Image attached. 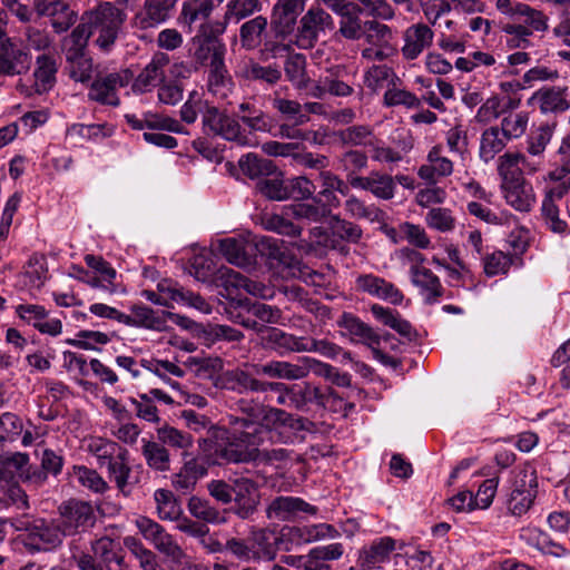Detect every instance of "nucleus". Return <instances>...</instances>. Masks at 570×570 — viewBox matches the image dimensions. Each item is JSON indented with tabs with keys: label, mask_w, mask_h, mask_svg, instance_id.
Masks as SVG:
<instances>
[{
	"label": "nucleus",
	"mask_w": 570,
	"mask_h": 570,
	"mask_svg": "<svg viewBox=\"0 0 570 570\" xmlns=\"http://www.w3.org/2000/svg\"><path fill=\"white\" fill-rule=\"evenodd\" d=\"M240 416H230L232 432L225 443L217 444L213 464L242 463L256 460L265 439L277 438L283 443L294 442L303 429L299 419L279 409L265 407L242 401Z\"/></svg>",
	"instance_id": "1"
},
{
	"label": "nucleus",
	"mask_w": 570,
	"mask_h": 570,
	"mask_svg": "<svg viewBox=\"0 0 570 570\" xmlns=\"http://www.w3.org/2000/svg\"><path fill=\"white\" fill-rule=\"evenodd\" d=\"M125 20L126 13L111 2H102L82 17L96 37L95 43L104 51L112 47Z\"/></svg>",
	"instance_id": "2"
},
{
	"label": "nucleus",
	"mask_w": 570,
	"mask_h": 570,
	"mask_svg": "<svg viewBox=\"0 0 570 570\" xmlns=\"http://www.w3.org/2000/svg\"><path fill=\"white\" fill-rule=\"evenodd\" d=\"M135 525L141 535L151 542L154 547L163 554H165L171 562L187 566L190 569V562L186 553L176 542L171 534L167 533L165 529L150 518L139 515L135 519Z\"/></svg>",
	"instance_id": "3"
},
{
	"label": "nucleus",
	"mask_w": 570,
	"mask_h": 570,
	"mask_svg": "<svg viewBox=\"0 0 570 570\" xmlns=\"http://www.w3.org/2000/svg\"><path fill=\"white\" fill-rule=\"evenodd\" d=\"M204 127L210 132L238 145H252L250 138L242 128L237 119L227 116L215 106H207L203 115Z\"/></svg>",
	"instance_id": "4"
},
{
	"label": "nucleus",
	"mask_w": 570,
	"mask_h": 570,
	"mask_svg": "<svg viewBox=\"0 0 570 570\" xmlns=\"http://www.w3.org/2000/svg\"><path fill=\"white\" fill-rule=\"evenodd\" d=\"M539 171L537 159L531 161L525 154L519 150L505 151L497 159V174L500 184L525 179V176H533Z\"/></svg>",
	"instance_id": "5"
},
{
	"label": "nucleus",
	"mask_w": 570,
	"mask_h": 570,
	"mask_svg": "<svg viewBox=\"0 0 570 570\" xmlns=\"http://www.w3.org/2000/svg\"><path fill=\"white\" fill-rule=\"evenodd\" d=\"M537 472L532 468L522 469L509 500V510L513 515H523L531 508L538 492Z\"/></svg>",
	"instance_id": "6"
},
{
	"label": "nucleus",
	"mask_w": 570,
	"mask_h": 570,
	"mask_svg": "<svg viewBox=\"0 0 570 570\" xmlns=\"http://www.w3.org/2000/svg\"><path fill=\"white\" fill-rule=\"evenodd\" d=\"M130 80L131 73L128 70L97 78L89 88L88 98L101 105L116 107L120 104L118 89L126 87Z\"/></svg>",
	"instance_id": "7"
},
{
	"label": "nucleus",
	"mask_w": 570,
	"mask_h": 570,
	"mask_svg": "<svg viewBox=\"0 0 570 570\" xmlns=\"http://www.w3.org/2000/svg\"><path fill=\"white\" fill-rule=\"evenodd\" d=\"M327 29H334L332 17L321 8H311L301 19L297 45L302 48L311 47Z\"/></svg>",
	"instance_id": "8"
},
{
	"label": "nucleus",
	"mask_w": 570,
	"mask_h": 570,
	"mask_svg": "<svg viewBox=\"0 0 570 570\" xmlns=\"http://www.w3.org/2000/svg\"><path fill=\"white\" fill-rule=\"evenodd\" d=\"M315 358L303 356L296 363L272 361L257 367L258 374L283 380H302L314 371Z\"/></svg>",
	"instance_id": "9"
},
{
	"label": "nucleus",
	"mask_w": 570,
	"mask_h": 570,
	"mask_svg": "<svg viewBox=\"0 0 570 570\" xmlns=\"http://www.w3.org/2000/svg\"><path fill=\"white\" fill-rule=\"evenodd\" d=\"M30 57L27 51L18 47L0 27V73L14 76L29 69Z\"/></svg>",
	"instance_id": "10"
},
{
	"label": "nucleus",
	"mask_w": 570,
	"mask_h": 570,
	"mask_svg": "<svg viewBox=\"0 0 570 570\" xmlns=\"http://www.w3.org/2000/svg\"><path fill=\"white\" fill-rule=\"evenodd\" d=\"M528 105H537L543 115L564 112L570 108L569 89L561 86L543 87L532 94Z\"/></svg>",
	"instance_id": "11"
},
{
	"label": "nucleus",
	"mask_w": 570,
	"mask_h": 570,
	"mask_svg": "<svg viewBox=\"0 0 570 570\" xmlns=\"http://www.w3.org/2000/svg\"><path fill=\"white\" fill-rule=\"evenodd\" d=\"M499 189L507 205L517 212L528 213L537 203L534 188L527 179H517L511 183L500 184Z\"/></svg>",
	"instance_id": "12"
},
{
	"label": "nucleus",
	"mask_w": 570,
	"mask_h": 570,
	"mask_svg": "<svg viewBox=\"0 0 570 570\" xmlns=\"http://www.w3.org/2000/svg\"><path fill=\"white\" fill-rule=\"evenodd\" d=\"M454 171L453 161L443 154L441 145H434L426 154L425 163L417 169V176L426 183H438Z\"/></svg>",
	"instance_id": "13"
},
{
	"label": "nucleus",
	"mask_w": 570,
	"mask_h": 570,
	"mask_svg": "<svg viewBox=\"0 0 570 570\" xmlns=\"http://www.w3.org/2000/svg\"><path fill=\"white\" fill-rule=\"evenodd\" d=\"M92 522L94 511L89 503L70 501L61 507L60 527L65 535L73 534L91 525Z\"/></svg>",
	"instance_id": "14"
},
{
	"label": "nucleus",
	"mask_w": 570,
	"mask_h": 570,
	"mask_svg": "<svg viewBox=\"0 0 570 570\" xmlns=\"http://www.w3.org/2000/svg\"><path fill=\"white\" fill-rule=\"evenodd\" d=\"M356 286L360 291L394 305L403 301V294L397 287L373 274L360 275L356 278Z\"/></svg>",
	"instance_id": "15"
},
{
	"label": "nucleus",
	"mask_w": 570,
	"mask_h": 570,
	"mask_svg": "<svg viewBox=\"0 0 570 570\" xmlns=\"http://www.w3.org/2000/svg\"><path fill=\"white\" fill-rule=\"evenodd\" d=\"M434 33L424 23H415L405 29L401 52L406 60L416 59L433 42Z\"/></svg>",
	"instance_id": "16"
},
{
	"label": "nucleus",
	"mask_w": 570,
	"mask_h": 570,
	"mask_svg": "<svg viewBox=\"0 0 570 570\" xmlns=\"http://www.w3.org/2000/svg\"><path fill=\"white\" fill-rule=\"evenodd\" d=\"M317 509L301 498L278 497L274 499L267 510V518L272 520L287 521L296 518L299 513L315 514Z\"/></svg>",
	"instance_id": "17"
},
{
	"label": "nucleus",
	"mask_w": 570,
	"mask_h": 570,
	"mask_svg": "<svg viewBox=\"0 0 570 570\" xmlns=\"http://www.w3.org/2000/svg\"><path fill=\"white\" fill-rule=\"evenodd\" d=\"M130 314H126L124 325L142 327L150 331L164 332L167 330V312L154 311L144 304H134Z\"/></svg>",
	"instance_id": "18"
},
{
	"label": "nucleus",
	"mask_w": 570,
	"mask_h": 570,
	"mask_svg": "<svg viewBox=\"0 0 570 570\" xmlns=\"http://www.w3.org/2000/svg\"><path fill=\"white\" fill-rule=\"evenodd\" d=\"M340 535L337 529L327 523L307 524L292 527L283 531V537L288 538L292 543L306 544L321 540H331Z\"/></svg>",
	"instance_id": "19"
},
{
	"label": "nucleus",
	"mask_w": 570,
	"mask_h": 570,
	"mask_svg": "<svg viewBox=\"0 0 570 570\" xmlns=\"http://www.w3.org/2000/svg\"><path fill=\"white\" fill-rule=\"evenodd\" d=\"M85 262L96 273L94 276L98 277V283H100V286H98L99 289L110 295L127 294L126 286L116 282V269L102 257L95 255H86Z\"/></svg>",
	"instance_id": "20"
},
{
	"label": "nucleus",
	"mask_w": 570,
	"mask_h": 570,
	"mask_svg": "<svg viewBox=\"0 0 570 570\" xmlns=\"http://www.w3.org/2000/svg\"><path fill=\"white\" fill-rule=\"evenodd\" d=\"M554 129V122H544L535 127L527 138V148L524 154L531 161L537 159L540 171L544 167V151L551 142Z\"/></svg>",
	"instance_id": "21"
},
{
	"label": "nucleus",
	"mask_w": 570,
	"mask_h": 570,
	"mask_svg": "<svg viewBox=\"0 0 570 570\" xmlns=\"http://www.w3.org/2000/svg\"><path fill=\"white\" fill-rule=\"evenodd\" d=\"M63 535L60 524L37 520L29 530L28 544L36 550H50L61 543Z\"/></svg>",
	"instance_id": "22"
},
{
	"label": "nucleus",
	"mask_w": 570,
	"mask_h": 570,
	"mask_svg": "<svg viewBox=\"0 0 570 570\" xmlns=\"http://www.w3.org/2000/svg\"><path fill=\"white\" fill-rule=\"evenodd\" d=\"M174 3L175 0H146L144 8L135 16V26L149 29L165 22Z\"/></svg>",
	"instance_id": "23"
},
{
	"label": "nucleus",
	"mask_w": 570,
	"mask_h": 570,
	"mask_svg": "<svg viewBox=\"0 0 570 570\" xmlns=\"http://www.w3.org/2000/svg\"><path fill=\"white\" fill-rule=\"evenodd\" d=\"M520 538L528 546L535 548L544 554L556 558L570 557V549H567L561 543L556 542L550 535L538 528H524L520 532Z\"/></svg>",
	"instance_id": "24"
},
{
	"label": "nucleus",
	"mask_w": 570,
	"mask_h": 570,
	"mask_svg": "<svg viewBox=\"0 0 570 570\" xmlns=\"http://www.w3.org/2000/svg\"><path fill=\"white\" fill-rule=\"evenodd\" d=\"M395 540L390 537H382L374 540L370 546L364 547L358 554V562L364 569L380 568L390 559L395 550Z\"/></svg>",
	"instance_id": "25"
},
{
	"label": "nucleus",
	"mask_w": 570,
	"mask_h": 570,
	"mask_svg": "<svg viewBox=\"0 0 570 570\" xmlns=\"http://www.w3.org/2000/svg\"><path fill=\"white\" fill-rule=\"evenodd\" d=\"M350 184L354 188L368 190L380 199H391L394 196V179L385 174L371 173L366 177H352Z\"/></svg>",
	"instance_id": "26"
},
{
	"label": "nucleus",
	"mask_w": 570,
	"mask_h": 570,
	"mask_svg": "<svg viewBox=\"0 0 570 570\" xmlns=\"http://www.w3.org/2000/svg\"><path fill=\"white\" fill-rule=\"evenodd\" d=\"M304 4L305 0H277L273 9V23L277 33L287 35L293 30Z\"/></svg>",
	"instance_id": "27"
},
{
	"label": "nucleus",
	"mask_w": 570,
	"mask_h": 570,
	"mask_svg": "<svg viewBox=\"0 0 570 570\" xmlns=\"http://www.w3.org/2000/svg\"><path fill=\"white\" fill-rule=\"evenodd\" d=\"M220 275L226 288L243 289L245 293L261 298L273 297V289L271 287L261 282L249 279L238 272L225 268L220 271Z\"/></svg>",
	"instance_id": "28"
},
{
	"label": "nucleus",
	"mask_w": 570,
	"mask_h": 570,
	"mask_svg": "<svg viewBox=\"0 0 570 570\" xmlns=\"http://www.w3.org/2000/svg\"><path fill=\"white\" fill-rule=\"evenodd\" d=\"M508 139L498 126H491L480 136L479 157L482 163H491L508 145Z\"/></svg>",
	"instance_id": "29"
},
{
	"label": "nucleus",
	"mask_w": 570,
	"mask_h": 570,
	"mask_svg": "<svg viewBox=\"0 0 570 570\" xmlns=\"http://www.w3.org/2000/svg\"><path fill=\"white\" fill-rule=\"evenodd\" d=\"M167 63L168 57L166 55L155 56L134 81V91L146 92L156 87L163 80V68Z\"/></svg>",
	"instance_id": "30"
},
{
	"label": "nucleus",
	"mask_w": 570,
	"mask_h": 570,
	"mask_svg": "<svg viewBox=\"0 0 570 570\" xmlns=\"http://www.w3.org/2000/svg\"><path fill=\"white\" fill-rule=\"evenodd\" d=\"M225 386L229 390L243 393L245 391L264 392L267 390H282L284 384L277 382H261L243 371H233L226 374Z\"/></svg>",
	"instance_id": "31"
},
{
	"label": "nucleus",
	"mask_w": 570,
	"mask_h": 570,
	"mask_svg": "<svg viewBox=\"0 0 570 570\" xmlns=\"http://www.w3.org/2000/svg\"><path fill=\"white\" fill-rule=\"evenodd\" d=\"M193 42L194 46H196L194 57L200 63L209 61V67H212L217 61H224L226 48L219 39L215 37L196 36Z\"/></svg>",
	"instance_id": "32"
},
{
	"label": "nucleus",
	"mask_w": 570,
	"mask_h": 570,
	"mask_svg": "<svg viewBox=\"0 0 570 570\" xmlns=\"http://www.w3.org/2000/svg\"><path fill=\"white\" fill-rule=\"evenodd\" d=\"M250 244L244 237H228L220 239L218 248L222 255L230 263L239 267L250 264L248 248Z\"/></svg>",
	"instance_id": "33"
},
{
	"label": "nucleus",
	"mask_w": 570,
	"mask_h": 570,
	"mask_svg": "<svg viewBox=\"0 0 570 570\" xmlns=\"http://www.w3.org/2000/svg\"><path fill=\"white\" fill-rule=\"evenodd\" d=\"M410 275L413 285L420 288V293L426 303L432 304L441 296V282L432 271L423 267L421 269H414Z\"/></svg>",
	"instance_id": "34"
},
{
	"label": "nucleus",
	"mask_w": 570,
	"mask_h": 570,
	"mask_svg": "<svg viewBox=\"0 0 570 570\" xmlns=\"http://www.w3.org/2000/svg\"><path fill=\"white\" fill-rule=\"evenodd\" d=\"M224 0H187L183 3L180 21L190 27L196 21L206 20Z\"/></svg>",
	"instance_id": "35"
},
{
	"label": "nucleus",
	"mask_w": 570,
	"mask_h": 570,
	"mask_svg": "<svg viewBox=\"0 0 570 570\" xmlns=\"http://www.w3.org/2000/svg\"><path fill=\"white\" fill-rule=\"evenodd\" d=\"M233 498L239 505L243 517H245L252 512L258 503V489L249 479H237L233 487Z\"/></svg>",
	"instance_id": "36"
},
{
	"label": "nucleus",
	"mask_w": 570,
	"mask_h": 570,
	"mask_svg": "<svg viewBox=\"0 0 570 570\" xmlns=\"http://www.w3.org/2000/svg\"><path fill=\"white\" fill-rule=\"evenodd\" d=\"M56 60L48 55L39 56L33 72L36 91L41 94L50 90L56 82Z\"/></svg>",
	"instance_id": "37"
},
{
	"label": "nucleus",
	"mask_w": 570,
	"mask_h": 570,
	"mask_svg": "<svg viewBox=\"0 0 570 570\" xmlns=\"http://www.w3.org/2000/svg\"><path fill=\"white\" fill-rule=\"evenodd\" d=\"M208 90L218 99H226L232 94L233 82L224 61L209 67Z\"/></svg>",
	"instance_id": "38"
},
{
	"label": "nucleus",
	"mask_w": 570,
	"mask_h": 570,
	"mask_svg": "<svg viewBox=\"0 0 570 570\" xmlns=\"http://www.w3.org/2000/svg\"><path fill=\"white\" fill-rule=\"evenodd\" d=\"M568 174H562V169H554L549 171L543 180L547 186L544 189V197L542 204H556L557 200L562 199L570 190V178L564 179Z\"/></svg>",
	"instance_id": "39"
},
{
	"label": "nucleus",
	"mask_w": 570,
	"mask_h": 570,
	"mask_svg": "<svg viewBox=\"0 0 570 570\" xmlns=\"http://www.w3.org/2000/svg\"><path fill=\"white\" fill-rule=\"evenodd\" d=\"M276 534L269 530L253 531L249 538L256 560H273L276 556Z\"/></svg>",
	"instance_id": "40"
},
{
	"label": "nucleus",
	"mask_w": 570,
	"mask_h": 570,
	"mask_svg": "<svg viewBox=\"0 0 570 570\" xmlns=\"http://www.w3.org/2000/svg\"><path fill=\"white\" fill-rule=\"evenodd\" d=\"M515 9L517 14L511 22L520 24L531 35L548 29V19L541 11L525 3L523 6L517 7Z\"/></svg>",
	"instance_id": "41"
},
{
	"label": "nucleus",
	"mask_w": 570,
	"mask_h": 570,
	"mask_svg": "<svg viewBox=\"0 0 570 570\" xmlns=\"http://www.w3.org/2000/svg\"><path fill=\"white\" fill-rule=\"evenodd\" d=\"M36 9L41 16L56 17L61 13L62 21L53 20L52 26L57 31L66 30L72 22L71 11L68 4L61 0H36Z\"/></svg>",
	"instance_id": "42"
},
{
	"label": "nucleus",
	"mask_w": 570,
	"mask_h": 570,
	"mask_svg": "<svg viewBox=\"0 0 570 570\" xmlns=\"http://www.w3.org/2000/svg\"><path fill=\"white\" fill-rule=\"evenodd\" d=\"M259 10V0H228L222 30H224L228 23H237Z\"/></svg>",
	"instance_id": "43"
},
{
	"label": "nucleus",
	"mask_w": 570,
	"mask_h": 570,
	"mask_svg": "<svg viewBox=\"0 0 570 570\" xmlns=\"http://www.w3.org/2000/svg\"><path fill=\"white\" fill-rule=\"evenodd\" d=\"M115 129L108 124H73L67 128V136L85 140L99 141L112 136Z\"/></svg>",
	"instance_id": "44"
},
{
	"label": "nucleus",
	"mask_w": 570,
	"mask_h": 570,
	"mask_svg": "<svg viewBox=\"0 0 570 570\" xmlns=\"http://www.w3.org/2000/svg\"><path fill=\"white\" fill-rule=\"evenodd\" d=\"M157 514L161 520L174 521L183 514L180 504L177 502L173 492L158 489L154 493Z\"/></svg>",
	"instance_id": "45"
},
{
	"label": "nucleus",
	"mask_w": 570,
	"mask_h": 570,
	"mask_svg": "<svg viewBox=\"0 0 570 570\" xmlns=\"http://www.w3.org/2000/svg\"><path fill=\"white\" fill-rule=\"evenodd\" d=\"M265 340L275 350L301 353L303 352L305 337H297L278 328H269Z\"/></svg>",
	"instance_id": "46"
},
{
	"label": "nucleus",
	"mask_w": 570,
	"mask_h": 570,
	"mask_svg": "<svg viewBox=\"0 0 570 570\" xmlns=\"http://www.w3.org/2000/svg\"><path fill=\"white\" fill-rule=\"evenodd\" d=\"M360 12L361 9L357 6H352L338 13L341 17L338 31L344 38L350 40H356L361 38L364 26H362L358 16Z\"/></svg>",
	"instance_id": "47"
},
{
	"label": "nucleus",
	"mask_w": 570,
	"mask_h": 570,
	"mask_svg": "<svg viewBox=\"0 0 570 570\" xmlns=\"http://www.w3.org/2000/svg\"><path fill=\"white\" fill-rule=\"evenodd\" d=\"M425 224L440 233H451L455 229L456 217L446 207H433L425 215Z\"/></svg>",
	"instance_id": "48"
},
{
	"label": "nucleus",
	"mask_w": 570,
	"mask_h": 570,
	"mask_svg": "<svg viewBox=\"0 0 570 570\" xmlns=\"http://www.w3.org/2000/svg\"><path fill=\"white\" fill-rule=\"evenodd\" d=\"M238 165L243 174L250 179L268 176L275 170V166L271 160L259 158L257 155L250 153L240 157Z\"/></svg>",
	"instance_id": "49"
},
{
	"label": "nucleus",
	"mask_w": 570,
	"mask_h": 570,
	"mask_svg": "<svg viewBox=\"0 0 570 570\" xmlns=\"http://www.w3.org/2000/svg\"><path fill=\"white\" fill-rule=\"evenodd\" d=\"M529 119L530 117L527 111L509 114L502 118L501 126L499 128L508 141L517 140L525 134Z\"/></svg>",
	"instance_id": "50"
},
{
	"label": "nucleus",
	"mask_w": 570,
	"mask_h": 570,
	"mask_svg": "<svg viewBox=\"0 0 570 570\" xmlns=\"http://www.w3.org/2000/svg\"><path fill=\"white\" fill-rule=\"evenodd\" d=\"M266 27L267 19L263 16H257L243 23L239 30L243 47L247 49L256 48L262 41V33Z\"/></svg>",
	"instance_id": "51"
},
{
	"label": "nucleus",
	"mask_w": 570,
	"mask_h": 570,
	"mask_svg": "<svg viewBox=\"0 0 570 570\" xmlns=\"http://www.w3.org/2000/svg\"><path fill=\"white\" fill-rule=\"evenodd\" d=\"M284 212L297 220L318 222L327 214L328 209L325 205L296 203L284 206Z\"/></svg>",
	"instance_id": "52"
},
{
	"label": "nucleus",
	"mask_w": 570,
	"mask_h": 570,
	"mask_svg": "<svg viewBox=\"0 0 570 570\" xmlns=\"http://www.w3.org/2000/svg\"><path fill=\"white\" fill-rule=\"evenodd\" d=\"M88 450L98 459L100 465L108 464L122 453L121 448L116 442L102 438L90 439Z\"/></svg>",
	"instance_id": "53"
},
{
	"label": "nucleus",
	"mask_w": 570,
	"mask_h": 570,
	"mask_svg": "<svg viewBox=\"0 0 570 570\" xmlns=\"http://www.w3.org/2000/svg\"><path fill=\"white\" fill-rule=\"evenodd\" d=\"M400 237L406 240L410 245L428 249L431 247V239L424 227L410 222H404L399 225Z\"/></svg>",
	"instance_id": "54"
},
{
	"label": "nucleus",
	"mask_w": 570,
	"mask_h": 570,
	"mask_svg": "<svg viewBox=\"0 0 570 570\" xmlns=\"http://www.w3.org/2000/svg\"><path fill=\"white\" fill-rule=\"evenodd\" d=\"M110 342V336L99 331H79L75 338L66 341L67 344L82 350H99L100 346Z\"/></svg>",
	"instance_id": "55"
},
{
	"label": "nucleus",
	"mask_w": 570,
	"mask_h": 570,
	"mask_svg": "<svg viewBox=\"0 0 570 570\" xmlns=\"http://www.w3.org/2000/svg\"><path fill=\"white\" fill-rule=\"evenodd\" d=\"M23 431L22 420L11 412L0 414V448L16 441Z\"/></svg>",
	"instance_id": "56"
},
{
	"label": "nucleus",
	"mask_w": 570,
	"mask_h": 570,
	"mask_svg": "<svg viewBox=\"0 0 570 570\" xmlns=\"http://www.w3.org/2000/svg\"><path fill=\"white\" fill-rule=\"evenodd\" d=\"M157 435L163 444L184 450L185 452L187 449L191 448L194 443V439L190 434L169 425H164L158 429Z\"/></svg>",
	"instance_id": "57"
},
{
	"label": "nucleus",
	"mask_w": 570,
	"mask_h": 570,
	"mask_svg": "<svg viewBox=\"0 0 570 570\" xmlns=\"http://www.w3.org/2000/svg\"><path fill=\"white\" fill-rule=\"evenodd\" d=\"M69 75L76 81L85 82L92 76V61L86 53H67Z\"/></svg>",
	"instance_id": "58"
},
{
	"label": "nucleus",
	"mask_w": 570,
	"mask_h": 570,
	"mask_svg": "<svg viewBox=\"0 0 570 570\" xmlns=\"http://www.w3.org/2000/svg\"><path fill=\"white\" fill-rule=\"evenodd\" d=\"M342 326L355 338L366 342L370 346L379 343L377 335L366 324L358 318L344 314Z\"/></svg>",
	"instance_id": "59"
},
{
	"label": "nucleus",
	"mask_w": 570,
	"mask_h": 570,
	"mask_svg": "<svg viewBox=\"0 0 570 570\" xmlns=\"http://www.w3.org/2000/svg\"><path fill=\"white\" fill-rule=\"evenodd\" d=\"M142 453L150 468L158 471H166L168 469L169 454L160 444L151 441H144Z\"/></svg>",
	"instance_id": "60"
},
{
	"label": "nucleus",
	"mask_w": 570,
	"mask_h": 570,
	"mask_svg": "<svg viewBox=\"0 0 570 570\" xmlns=\"http://www.w3.org/2000/svg\"><path fill=\"white\" fill-rule=\"evenodd\" d=\"M2 470L12 476L28 478L29 456L26 453L14 452L0 455Z\"/></svg>",
	"instance_id": "61"
},
{
	"label": "nucleus",
	"mask_w": 570,
	"mask_h": 570,
	"mask_svg": "<svg viewBox=\"0 0 570 570\" xmlns=\"http://www.w3.org/2000/svg\"><path fill=\"white\" fill-rule=\"evenodd\" d=\"M188 510L191 515L205 522L220 523L225 521V518L219 513L218 510L213 508L208 501L198 497H193L189 499Z\"/></svg>",
	"instance_id": "62"
},
{
	"label": "nucleus",
	"mask_w": 570,
	"mask_h": 570,
	"mask_svg": "<svg viewBox=\"0 0 570 570\" xmlns=\"http://www.w3.org/2000/svg\"><path fill=\"white\" fill-rule=\"evenodd\" d=\"M92 36V31L87 23V21H82L79 26H77L71 35L65 40L63 48L67 53H85V49L88 42L89 37Z\"/></svg>",
	"instance_id": "63"
},
{
	"label": "nucleus",
	"mask_w": 570,
	"mask_h": 570,
	"mask_svg": "<svg viewBox=\"0 0 570 570\" xmlns=\"http://www.w3.org/2000/svg\"><path fill=\"white\" fill-rule=\"evenodd\" d=\"M362 35H364L366 42L371 46L381 48L391 46L392 31L386 24L377 21H366Z\"/></svg>",
	"instance_id": "64"
}]
</instances>
